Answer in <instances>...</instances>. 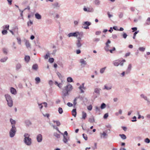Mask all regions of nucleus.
Wrapping results in <instances>:
<instances>
[{"mask_svg": "<svg viewBox=\"0 0 150 150\" xmlns=\"http://www.w3.org/2000/svg\"><path fill=\"white\" fill-rule=\"evenodd\" d=\"M72 89V86L69 83L64 88L62 91L63 95L62 96V98L64 103L65 101V98L66 96L69 95V92L71 91Z\"/></svg>", "mask_w": 150, "mask_h": 150, "instance_id": "nucleus-1", "label": "nucleus"}, {"mask_svg": "<svg viewBox=\"0 0 150 150\" xmlns=\"http://www.w3.org/2000/svg\"><path fill=\"white\" fill-rule=\"evenodd\" d=\"M24 137L23 142L25 144L28 146L32 144V139L30 138V135L28 133H25L24 135Z\"/></svg>", "mask_w": 150, "mask_h": 150, "instance_id": "nucleus-2", "label": "nucleus"}, {"mask_svg": "<svg viewBox=\"0 0 150 150\" xmlns=\"http://www.w3.org/2000/svg\"><path fill=\"white\" fill-rule=\"evenodd\" d=\"M6 100L7 102L8 106L11 107L13 105V101L11 96L8 94H6L5 95Z\"/></svg>", "mask_w": 150, "mask_h": 150, "instance_id": "nucleus-3", "label": "nucleus"}, {"mask_svg": "<svg viewBox=\"0 0 150 150\" xmlns=\"http://www.w3.org/2000/svg\"><path fill=\"white\" fill-rule=\"evenodd\" d=\"M16 132V129L15 125L12 126V128L9 132L10 137L11 138L13 137L15 135Z\"/></svg>", "mask_w": 150, "mask_h": 150, "instance_id": "nucleus-4", "label": "nucleus"}, {"mask_svg": "<svg viewBox=\"0 0 150 150\" xmlns=\"http://www.w3.org/2000/svg\"><path fill=\"white\" fill-rule=\"evenodd\" d=\"M91 24V23L88 21H86L83 22V26H86V27H82L83 28L85 29H89L88 26L90 25Z\"/></svg>", "mask_w": 150, "mask_h": 150, "instance_id": "nucleus-5", "label": "nucleus"}, {"mask_svg": "<svg viewBox=\"0 0 150 150\" xmlns=\"http://www.w3.org/2000/svg\"><path fill=\"white\" fill-rule=\"evenodd\" d=\"M36 139L38 142H42V135L40 134H38L37 137Z\"/></svg>", "mask_w": 150, "mask_h": 150, "instance_id": "nucleus-6", "label": "nucleus"}, {"mask_svg": "<svg viewBox=\"0 0 150 150\" xmlns=\"http://www.w3.org/2000/svg\"><path fill=\"white\" fill-rule=\"evenodd\" d=\"M25 126L27 127H28L30 126L32 124L31 122L29 120H26L25 121Z\"/></svg>", "mask_w": 150, "mask_h": 150, "instance_id": "nucleus-7", "label": "nucleus"}, {"mask_svg": "<svg viewBox=\"0 0 150 150\" xmlns=\"http://www.w3.org/2000/svg\"><path fill=\"white\" fill-rule=\"evenodd\" d=\"M78 33H76V32L74 33H69L68 35L67 36L69 37H77V34Z\"/></svg>", "mask_w": 150, "mask_h": 150, "instance_id": "nucleus-8", "label": "nucleus"}, {"mask_svg": "<svg viewBox=\"0 0 150 150\" xmlns=\"http://www.w3.org/2000/svg\"><path fill=\"white\" fill-rule=\"evenodd\" d=\"M80 62L81 64V65L83 67H84L87 64L86 61L83 59H80Z\"/></svg>", "mask_w": 150, "mask_h": 150, "instance_id": "nucleus-9", "label": "nucleus"}, {"mask_svg": "<svg viewBox=\"0 0 150 150\" xmlns=\"http://www.w3.org/2000/svg\"><path fill=\"white\" fill-rule=\"evenodd\" d=\"M69 140V137L68 136H65L63 135V141L65 143H67L68 141Z\"/></svg>", "mask_w": 150, "mask_h": 150, "instance_id": "nucleus-10", "label": "nucleus"}, {"mask_svg": "<svg viewBox=\"0 0 150 150\" xmlns=\"http://www.w3.org/2000/svg\"><path fill=\"white\" fill-rule=\"evenodd\" d=\"M140 96L141 98H143L145 100L147 101L148 103H149L150 101L148 99L147 97L145 96L144 94H142L140 95Z\"/></svg>", "mask_w": 150, "mask_h": 150, "instance_id": "nucleus-11", "label": "nucleus"}, {"mask_svg": "<svg viewBox=\"0 0 150 150\" xmlns=\"http://www.w3.org/2000/svg\"><path fill=\"white\" fill-rule=\"evenodd\" d=\"M84 83H83L79 87V88L80 90L81 91V93H83L84 92V91L83 90V89H85L86 88L84 87Z\"/></svg>", "mask_w": 150, "mask_h": 150, "instance_id": "nucleus-12", "label": "nucleus"}, {"mask_svg": "<svg viewBox=\"0 0 150 150\" xmlns=\"http://www.w3.org/2000/svg\"><path fill=\"white\" fill-rule=\"evenodd\" d=\"M54 8H59L60 6V4L57 2H55L52 4Z\"/></svg>", "mask_w": 150, "mask_h": 150, "instance_id": "nucleus-13", "label": "nucleus"}, {"mask_svg": "<svg viewBox=\"0 0 150 150\" xmlns=\"http://www.w3.org/2000/svg\"><path fill=\"white\" fill-rule=\"evenodd\" d=\"M132 65L131 64H129L128 65L127 69L125 71V73L126 74H128L129 73L131 69Z\"/></svg>", "mask_w": 150, "mask_h": 150, "instance_id": "nucleus-14", "label": "nucleus"}, {"mask_svg": "<svg viewBox=\"0 0 150 150\" xmlns=\"http://www.w3.org/2000/svg\"><path fill=\"white\" fill-rule=\"evenodd\" d=\"M10 92L12 94L16 95V90L13 87H11L10 88Z\"/></svg>", "mask_w": 150, "mask_h": 150, "instance_id": "nucleus-15", "label": "nucleus"}, {"mask_svg": "<svg viewBox=\"0 0 150 150\" xmlns=\"http://www.w3.org/2000/svg\"><path fill=\"white\" fill-rule=\"evenodd\" d=\"M76 44L78 48L81 47L82 45V44L81 42V41H79V40H77L76 41Z\"/></svg>", "mask_w": 150, "mask_h": 150, "instance_id": "nucleus-16", "label": "nucleus"}, {"mask_svg": "<svg viewBox=\"0 0 150 150\" xmlns=\"http://www.w3.org/2000/svg\"><path fill=\"white\" fill-rule=\"evenodd\" d=\"M112 87L111 86L105 85L104 86V89H106L107 90H110L112 88Z\"/></svg>", "mask_w": 150, "mask_h": 150, "instance_id": "nucleus-17", "label": "nucleus"}, {"mask_svg": "<svg viewBox=\"0 0 150 150\" xmlns=\"http://www.w3.org/2000/svg\"><path fill=\"white\" fill-rule=\"evenodd\" d=\"M87 116V114L85 112L83 111L82 112V117L81 119L83 120H85Z\"/></svg>", "mask_w": 150, "mask_h": 150, "instance_id": "nucleus-18", "label": "nucleus"}, {"mask_svg": "<svg viewBox=\"0 0 150 150\" xmlns=\"http://www.w3.org/2000/svg\"><path fill=\"white\" fill-rule=\"evenodd\" d=\"M83 10L84 11L87 12H92L93 11V8H83Z\"/></svg>", "mask_w": 150, "mask_h": 150, "instance_id": "nucleus-19", "label": "nucleus"}, {"mask_svg": "<svg viewBox=\"0 0 150 150\" xmlns=\"http://www.w3.org/2000/svg\"><path fill=\"white\" fill-rule=\"evenodd\" d=\"M88 121L91 123L94 122L95 121L94 117L92 116L90 118H89L88 120Z\"/></svg>", "mask_w": 150, "mask_h": 150, "instance_id": "nucleus-20", "label": "nucleus"}, {"mask_svg": "<svg viewBox=\"0 0 150 150\" xmlns=\"http://www.w3.org/2000/svg\"><path fill=\"white\" fill-rule=\"evenodd\" d=\"M35 18L38 19H40L41 18V16L38 13L35 14Z\"/></svg>", "mask_w": 150, "mask_h": 150, "instance_id": "nucleus-21", "label": "nucleus"}, {"mask_svg": "<svg viewBox=\"0 0 150 150\" xmlns=\"http://www.w3.org/2000/svg\"><path fill=\"white\" fill-rule=\"evenodd\" d=\"M76 110V109H74L72 110V115L74 117H76V115L77 113Z\"/></svg>", "mask_w": 150, "mask_h": 150, "instance_id": "nucleus-22", "label": "nucleus"}, {"mask_svg": "<svg viewBox=\"0 0 150 150\" xmlns=\"http://www.w3.org/2000/svg\"><path fill=\"white\" fill-rule=\"evenodd\" d=\"M24 59L25 61L26 62H28L29 61V60H30V57L29 56L26 55Z\"/></svg>", "mask_w": 150, "mask_h": 150, "instance_id": "nucleus-23", "label": "nucleus"}, {"mask_svg": "<svg viewBox=\"0 0 150 150\" xmlns=\"http://www.w3.org/2000/svg\"><path fill=\"white\" fill-rule=\"evenodd\" d=\"M25 44L26 47L28 48L30 47V44L28 41L26 40Z\"/></svg>", "mask_w": 150, "mask_h": 150, "instance_id": "nucleus-24", "label": "nucleus"}, {"mask_svg": "<svg viewBox=\"0 0 150 150\" xmlns=\"http://www.w3.org/2000/svg\"><path fill=\"white\" fill-rule=\"evenodd\" d=\"M100 89L99 88H96L95 89L94 93H96L98 95L100 94Z\"/></svg>", "mask_w": 150, "mask_h": 150, "instance_id": "nucleus-25", "label": "nucleus"}, {"mask_svg": "<svg viewBox=\"0 0 150 150\" xmlns=\"http://www.w3.org/2000/svg\"><path fill=\"white\" fill-rule=\"evenodd\" d=\"M57 75L58 76L59 78L60 79L62 80V79H63V76L59 72H58L57 73Z\"/></svg>", "mask_w": 150, "mask_h": 150, "instance_id": "nucleus-26", "label": "nucleus"}, {"mask_svg": "<svg viewBox=\"0 0 150 150\" xmlns=\"http://www.w3.org/2000/svg\"><path fill=\"white\" fill-rule=\"evenodd\" d=\"M21 67V65L20 63L17 64L16 65V70H18L20 69Z\"/></svg>", "mask_w": 150, "mask_h": 150, "instance_id": "nucleus-27", "label": "nucleus"}, {"mask_svg": "<svg viewBox=\"0 0 150 150\" xmlns=\"http://www.w3.org/2000/svg\"><path fill=\"white\" fill-rule=\"evenodd\" d=\"M113 64L115 66H118L119 65V63L117 60H115L113 62Z\"/></svg>", "mask_w": 150, "mask_h": 150, "instance_id": "nucleus-28", "label": "nucleus"}, {"mask_svg": "<svg viewBox=\"0 0 150 150\" xmlns=\"http://www.w3.org/2000/svg\"><path fill=\"white\" fill-rule=\"evenodd\" d=\"M10 121L12 125V126L13 125H15L16 123V122L14 120H13L12 118H11L10 120Z\"/></svg>", "mask_w": 150, "mask_h": 150, "instance_id": "nucleus-29", "label": "nucleus"}, {"mask_svg": "<svg viewBox=\"0 0 150 150\" xmlns=\"http://www.w3.org/2000/svg\"><path fill=\"white\" fill-rule=\"evenodd\" d=\"M119 135L121 137V138L123 139H126V137L124 134H120Z\"/></svg>", "mask_w": 150, "mask_h": 150, "instance_id": "nucleus-30", "label": "nucleus"}, {"mask_svg": "<svg viewBox=\"0 0 150 150\" xmlns=\"http://www.w3.org/2000/svg\"><path fill=\"white\" fill-rule=\"evenodd\" d=\"M8 59V57H6L3 58L1 59L0 60V61L1 62H6L7 59Z\"/></svg>", "mask_w": 150, "mask_h": 150, "instance_id": "nucleus-31", "label": "nucleus"}, {"mask_svg": "<svg viewBox=\"0 0 150 150\" xmlns=\"http://www.w3.org/2000/svg\"><path fill=\"white\" fill-rule=\"evenodd\" d=\"M146 25H149L150 24V18H148L146 21L145 23Z\"/></svg>", "mask_w": 150, "mask_h": 150, "instance_id": "nucleus-32", "label": "nucleus"}, {"mask_svg": "<svg viewBox=\"0 0 150 150\" xmlns=\"http://www.w3.org/2000/svg\"><path fill=\"white\" fill-rule=\"evenodd\" d=\"M32 68L33 69L36 70L38 68V65L37 64H35L33 65Z\"/></svg>", "mask_w": 150, "mask_h": 150, "instance_id": "nucleus-33", "label": "nucleus"}, {"mask_svg": "<svg viewBox=\"0 0 150 150\" xmlns=\"http://www.w3.org/2000/svg\"><path fill=\"white\" fill-rule=\"evenodd\" d=\"M35 80L36 81V83L38 84L39 83L40 81V78L37 77L35 78Z\"/></svg>", "mask_w": 150, "mask_h": 150, "instance_id": "nucleus-34", "label": "nucleus"}, {"mask_svg": "<svg viewBox=\"0 0 150 150\" xmlns=\"http://www.w3.org/2000/svg\"><path fill=\"white\" fill-rule=\"evenodd\" d=\"M107 130H106L105 131H104L103 132V133L102 134V135L103 136V138H105V136H107V134H106V133L107 132Z\"/></svg>", "mask_w": 150, "mask_h": 150, "instance_id": "nucleus-35", "label": "nucleus"}, {"mask_svg": "<svg viewBox=\"0 0 150 150\" xmlns=\"http://www.w3.org/2000/svg\"><path fill=\"white\" fill-rule=\"evenodd\" d=\"M54 135L57 138L60 137V135L57 132H55L54 134Z\"/></svg>", "mask_w": 150, "mask_h": 150, "instance_id": "nucleus-36", "label": "nucleus"}, {"mask_svg": "<svg viewBox=\"0 0 150 150\" xmlns=\"http://www.w3.org/2000/svg\"><path fill=\"white\" fill-rule=\"evenodd\" d=\"M2 50L4 54H7L8 50L6 48H3V49Z\"/></svg>", "mask_w": 150, "mask_h": 150, "instance_id": "nucleus-37", "label": "nucleus"}, {"mask_svg": "<svg viewBox=\"0 0 150 150\" xmlns=\"http://www.w3.org/2000/svg\"><path fill=\"white\" fill-rule=\"evenodd\" d=\"M106 105L104 103H102L100 106V108L102 109L105 108L106 107Z\"/></svg>", "mask_w": 150, "mask_h": 150, "instance_id": "nucleus-38", "label": "nucleus"}, {"mask_svg": "<svg viewBox=\"0 0 150 150\" xmlns=\"http://www.w3.org/2000/svg\"><path fill=\"white\" fill-rule=\"evenodd\" d=\"M106 67H105L101 69L100 70V73L101 74L103 73L104 72L105 70V69H106Z\"/></svg>", "mask_w": 150, "mask_h": 150, "instance_id": "nucleus-39", "label": "nucleus"}, {"mask_svg": "<svg viewBox=\"0 0 150 150\" xmlns=\"http://www.w3.org/2000/svg\"><path fill=\"white\" fill-rule=\"evenodd\" d=\"M67 81L69 82H71L73 81L71 77H68L67 78Z\"/></svg>", "mask_w": 150, "mask_h": 150, "instance_id": "nucleus-40", "label": "nucleus"}, {"mask_svg": "<svg viewBox=\"0 0 150 150\" xmlns=\"http://www.w3.org/2000/svg\"><path fill=\"white\" fill-rule=\"evenodd\" d=\"M53 122L54 123H56L57 124V126H59L61 124L59 122V121H58L53 120Z\"/></svg>", "mask_w": 150, "mask_h": 150, "instance_id": "nucleus-41", "label": "nucleus"}, {"mask_svg": "<svg viewBox=\"0 0 150 150\" xmlns=\"http://www.w3.org/2000/svg\"><path fill=\"white\" fill-rule=\"evenodd\" d=\"M58 112L60 114H62L63 113V110L61 108L59 107V108Z\"/></svg>", "mask_w": 150, "mask_h": 150, "instance_id": "nucleus-42", "label": "nucleus"}, {"mask_svg": "<svg viewBox=\"0 0 150 150\" xmlns=\"http://www.w3.org/2000/svg\"><path fill=\"white\" fill-rule=\"evenodd\" d=\"M3 28L4 29H6L7 30H8L9 28V25H6L3 26Z\"/></svg>", "mask_w": 150, "mask_h": 150, "instance_id": "nucleus-43", "label": "nucleus"}, {"mask_svg": "<svg viewBox=\"0 0 150 150\" xmlns=\"http://www.w3.org/2000/svg\"><path fill=\"white\" fill-rule=\"evenodd\" d=\"M83 137L86 140H87L88 139L87 136L86 134H82Z\"/></svg>", "mask_w": 150, "mask_h": 150, "instance_id": "nucleus-44", "label": "nucleus"}, {"mask_svg": "<svg viewBox=\"0 0 150 150\" xmlns=\"http://www.w3.org/2000/svg\"><path fill=\"white\" fill-rule=\"evenodd\" d=\"M145 48L144 47H140L139 48V50L141 51L144 52L145 51Z\"/></svg>", "mask_w": 150, "mask_h": 150, "instance_id": "nucleus-45", "label": "nucleus"}, {"mask_svg": "<svg viewBox=\"0 0 150 150\" xmlns=\"http://www.w3.org/2000/svg\"><path fill=\"white\" fill-rule=\"evenodd\" d=\"M33 24V21H31L30 20L27 23V25H28V26H30Z\"/></svg>", "mask_w": 150, "mask_h": 150, "instance_id": "nucleus-46", "label": "nucleus"}, {"mask_svg": "<svg viewBox=\"0 0 150 150\" xmlns=\"http://www.w3.org/2000/svg\"><path fill=\"white\" fill-rule=\"evenodd\" d=\"M52 126L53 127L54 129H56L58 132H59V133H61L60 132L58 128L56 127L55 125H52Z\"/></svg>", "mask_w": 150, "mask_h": 150, "instance_id": "nucleus-47", "label": "nucleus"}, {"mask_svg": "<svg viewBox=\"0 0 150 150\" xmlns=\"http://www.w3.org/2000/svg\"><path fill=\"white\" fill-rule=\"evenodd\" d=\"M76 33H78L77 34V37L78 35H79L80 36L82 37L83 35V33L82 32L79 33V32H76Z\"/></svg>", "mask_w": 150, "mask_h": 150, "instance_id": "nucleus-48", "label": "nucleus"}, {"mask_svg": "<svg viewBox=\"0 0 150 150\" xmlns=\"http://www.w3.org/2000/svg\"><path fill=\"white\" fill-rule=\"evenodd\" d=\"M54 59L53 58H50L49 60V62L51 63H53L54 62Z\"/></svg>", "mask_w": 150, "mask_h": 150, "instance_id": "nucleus-49", "label": "nucleus"}, {"mask_svg": "<svg viewBox=\"0 0 150 150\" xmlns=\"http://www.w3.org/2000/svg\"><path fill=\"white\" fill-rule=\"evenodd\" d=\"M106 127L107 128H109V129H108V130L109 131H110V129H111V128H112L111 126L110 125H109H109H106Z\"/></svg>", "mask_w": 150, "mask_h": 150, "instance_id": "nucleus-50", "label": "nucleus"}, {"mask_svg": "<svg viewBox=\"0 0 150 150\" xmlns=\"http://www.w3.org/2000/svg\"><path fill=\"white\" fill-rule=\"evenodd\" d=\"M2 33L3 35H6L7 33V31L6 30H3L2 31Z\"/></svg>", "mask_w": 150, "mask_h": 150, "instance_id": "nucleus-51", "label": "nucleus"}, {"mask_svg": "<svg viewBox=\"0 0 150 150\" xmlns=\"http://www.w3.org/2000/svg\"><path fill=\"white\" fill-rule=\"evenodd\" d=\"M132 119H133V120H131V121L132 122H136L137 120H136V119H137V117H136V116H134L133 118H132Z\"/></svg>", "mask_w": 150, "mask_h": 150, "instance_id": "nucleus-52", "label": "nucleus"}, {"mask_svg": "<svg viewBox=\"0 0 150 150\" xmlns=\"http://www.w3.org/2000/svg\"><path fill=\"white\" fill-rule=\"evenodd\" d=\"M139 32V31H137L135 32V33L134 34V36L133 37L134 39H135V37L136 36V34Z\"/></svg>", "mask_w": 150, "mask_h": 150, "instance_id": "nucleus-53", "label": "nucleus"}, {"mask_svg": "<svg viewBox=\"0 0 150 150\" xmlns=\"http://www.w3.org/2000/svg\"><path fill=\"white\" fill-rule=\"evenodd\" d=\"M77 100V98H75L74 100V103H73V104H74V107H75V105H76V104L77 103H76Z\"/></svg>", "mask_w": 150, "mask_h": 150, "instance_id": "nucleus-54", "label": "nucleus"}, {"mask_svg": "<svg viewBox=\"0 0 150 150\" xmlns=\"http://www.w3.org/2000/svg\"><path fill=\"white\" fill-rule=\"evenodd\" d=\"M145 142L147 143H149L150 142V140L149 138H146L145 139Z\"/></svg>", "mask_w": 150, "mask_h": 150, "instance_id": "nucleus-55", "label": "nucleus"}, {"mask_svg": "<svg viewBox=\"0 0 150 150\" xmlns=\"http://www.w3.org/2000/svg\"><path fill=\"white\" fill-rule=\"evenodd\" d=\"M122 36L125 39L126 38L127 35L125 33H123Z\"/></svg>", "mask_w": 150, "mask_h": 150, "instance_id": "nucleus-56", "label": "nucleus"}, {"mask_svg": "<svg viewBox=\"0 0 150 150\" xmlns=\"http://www.w3.org/2000/svg\"><path fill=\"white\" fill-rule=\"evenodd\" d=\"M92 106L91 105H90L87 107L88 109L89 110H91L92 109Z\"/></svg>", "mask_w": 150, "mask_h": 150, "instance_id": "nucleus-57", "label": "nucleus"}, {"mask_svg": "<svg viewBox=\"0 0 150 150\" xmlns=\"http://www.w3.org/2000/svg\"><path fill=\"white\" fill-rule=\"evenodd\" d=\"M108 113H105L103 116V118L104 119H106L108 117Z\"/></svg>", "mask_w": 150, "mask_h": 150, "instance_id": "nucleus-58", "label": "nucleus"}, {"mask_svg": "<svg viewBox=\"0 0 150 150\" xmlns=\"http://www.w3.org/2000/svg\"><path fill=\"white\" fill-rule=\"evenodd\" d=\"M67 105L68 106H69V107H71L73 106V104L72 103H70V102H69V103H67Z\"/></svg>", "mask_w": 150, "mask_h": 150, "instance_id": "nucleus-59", "label": "nucleus"}, {"mask_svg": "<svg viewBox=\"0 0 150 150\" xmlns=\"http://www.w3.org/2000/svg\"><path fill=\"white\" fill-rule=\"evenodd\" d=\"M43 115L44 117H46L48 118H49L50 116V114H43Z\"/></svg>", "mask_w": 150, "mask_h": 150, "instance_id": "nucleus-60", "label": "nucleus"}, {"mask_svg": "<svg viewBox=\"0 0 150 150\" xmlns=\"http://www.w3.org/2000/svg\"><path fill=\"white\" fill-rule=\"evenodd\" d=\"M94 3L96 4V5H99L100 4V1H94Z\"/></svg>", "mask_w": 150, "mask_h": 150, "instance_id": "nucleus-61", "label": "nucleus"}, {"mask_svg": "<svg viewBox=\"0 0 150 150\" xmlns=\"http://www.w3.org/2000/svg\"><path fill=\"white\" fill-rule=\"evenodd\" d=\"M115 48L114 47H113V49L112 50H109V51L111 53H112L113 52H112L113 51H115Z\"/></svg>", "mask_w": 150, "mask_h": 150, "instance_id": "nucleus-62", "label": "nucleus"}, {"mask_svg": "<svg viewBox=\"0 0 150 150\" xmlns=\"http://www.w3.org/2000/svg\"><path fill=\"white\" fill-rule=\"evenodd\" d=\"M49 57V54H46L44 56V58L45 59H47Z\"/></svg>", "mask_w": 150, "mask_h": 150, "instance_id": "nucleus-63", "label": "nucleus"}, {"mask_svg": "<svg viewBox=\"0 0 150 150\" xmlns=\"http://www.w3.org/2000/svg\"><path fill=\"white\" fill-rule=\"evenodd\" d=\"M93 41L96 42H98L100 41V39L98 38H95L93 39Z\"/></svg>", "mask_w": 150, "mask_h": 150, "instance_id": "nucleus-64", "label": "nucleus"}]
</instances>
